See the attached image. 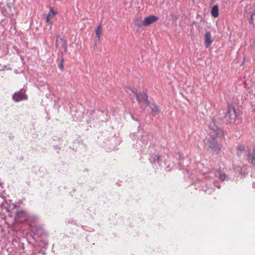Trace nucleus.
Here are the masks:
<instances>
[{
	"instance_id": "1",
	"label": "nucleus",
	"mask_w": 255,
	"mask_h": 255,
	"mask_svg": "<svg viewBox=\"0 0 255 255\" xmlns=\"http://www.w3.org/2000/svg\"><path fill=\"white\" fill-rule=\"evenodd\" d=\"M224 136V131L220 128L216 129H211L209 137L207 139V144L212 151L218 154L221 150L222 145L221 140Z\"/></svg>"
},
{
	"instance_id": "2",
	"label": "nucleus",
	"mask_w": 255,
	"mask_h": 255,
	"mask_svg": "<svg viewBox=\"0 0 255 255\" xmlns=\"http://www.w3.org/2000/svg\"><path fill=\"white\" fill-rule=\"evenodd\" d=\"M226 118L228 122H234L236 118V110L235 107L232 106H229L228 111L226 114Z\"/></svg>"
},
{
	"instance_id": "3",
	"label": "nucleus",
	"mask_w": 255,
	"mask_h": 255,
	"mask_svg": "<svg viewBox=\"0 0 255 255\" xmlns=\"http://www.w3.org/2000/svg\"><path fill=\"white\" fill-rule=\"evenodd\" d=\"M134 94L136 96L137 101L138 102L141 103L144 101L146 104V105H148L149 104V102L148 101V96L146 91H144L139 93H135Z\"/></svg>"
},
{
	"instance_id": "4",
	"label": "nucleus",
	"mask_w": 255,
	"mask_h": 255,
	"mask_svg": "<svg viewBox=\"0 0 255 255\" xmlns=\"http://www.w3.org/2000/svg\"><path fill=\"white\" fill-rule=\"evenodd\" d=\"M237 155L239 157L245 156L248 157V154L250 153V149L248 147H245L244 145H240L237 148Z\"/></svg>"
},
{
	"instance_id": "5",
	"label": "nucleus",
	"mask_w": 255,
	"mask_h": 255,
	"mask_svg": "<svg viewBox=\"0 0 255 255\" xmlns=\"http://www.w3.org/2000/svg\"><path fill=\"white\" fill-rule=\"evenodd\" d=\"M158 20V17L150 15L146 17L143 20V26H147Z\"/></svg>"
},
{
	"instance_id": "6",
	"label": "nucleus",
	"mask_w": 255,
	"mask_h": 255,
	"mask_svg": "<svg viewBox=\"0 0 255 255\" xmlns=\"http://www.w3.org/2000/svg\"><path fill=\"white\" fill-rule=\"evenodd\" d=\"M27 96L22 92H18L15 93L13 95L12 99L15 102H18L23 100H27Z\"/></svg>"
},
{
	"instance_id": "7",
	"label": "nucleus",
	"mask_w": 255,
	"mask_h": 255,
	"mask_svg": "<svg viewBox=\"0 0 255 255\" xmlns=\"http://www.w3.org/2000/svg\"><path fill=\"white\" fill-rule=\"evenodd\" d=\"M212 35L210 31H206L205 34V44L206 48L208 47L212 43Z\"/></svg>"
},
{
	"instance_id": "8",
	"label": "nucleus",
	"mask_w": 255,
	"mask_h": 255,
	"mask_svg": "<svg viewBox=\"0 0 255 255\" xmlns=\"http://www.w3.org/2000/svg\"><path fill=\"white\" fill-rule=\"evenodd\" d=\"M58 13L57 11L54 10L52 7L50 8V11L46 17V22L49 23L51 18H52Z\"/></svg>"
},
{
	"instance_id": "9",
	"label": "nucleus",
	"mask_w": 255,
	"mask_h": 255,
	"mask_svg": "<svg viewBox=\"0 0 255 255\" xmlns=\"http://www.w3.org/2000/svg\"><path fill=\"white\" fill-rule=\"evenodd\" d=\"M66 41L64 40L62 38H59V36L58 35L56 36V47H66Z\"/></svg>"
},
{
	"instance_id": "10",
	"label": "nucleus",
	"mask_w": 255,
	"mask_h": 255,
	"mask_svg": "<svg viewBox=\"0 0 255 255\" xmlns=\"http://www.w3.org/2000/svg\"><path fill=\"white\" fill-rule=\"evenodd\" d=\"M248 158L249 161L253 165H255V147L254 148L253 152L249 153Z\"/></svg>"
},
{
	"instance_id": "11",
	"label": "nucleus",
	"mask_w": 255,
	"mask_h": 255,
	"mask_svg": "<svg viewBox=\"0 0 255 255\" xmlns=\"http://www.w3.org/2000/svg\"><path fill=\"white\" fill-rule=\"evenodd\" d=\"M215 175L216 177H219V178L222 181H224L227 177L226 174L222 172L221 170H217Z\"/></svg>"
},
{
	"instance_id": "12",
	"label": "nucleus",
	"mask_w": 255,
	"mask_h": 255,
	"mask_svg": "<svg viewBox=\"0 0 255 255\" xmlns=\"http://www.w3.org/2000/svg\"><path fill=\"white\" fill-rule=\"evenodd\" d=\"M134 24L138 27H140L143 25V20H142L141 16H138L135 18Z\"/></svg>"
},
{
	"instance_id": "13",
	"label": "nucleus",
	"mask_w": 255,
	"mask_h": 255,
	"mask_svg": "<svg viewBox=\"0 0 255 255\" xmlns=\"http://www.w3.org/2000/svg\"><path fill=\"white\" fill-rule=\"evenodd\" d=\"M219 8L217 5H214L211 9V14L214 17H217L219 16Z\"/></svg>"
},
{
	"instance_id": "14",
	"label": "nucleus",
	"mask_w": 255,
	"mask_h": 255,
	"mask_svg": "<svg viewBox=\"0 0 255 255\" xmlns=\"http://www.w3.org/2000/svg\"><path fill=\"white\" fill-rule=\"evenodd\" d=\"M96 36L98 38H100L101 34L102 33V29H101V26L99 25L97 28L96 30Z\"/></svg>"
},
{
	"instance_id": "15",
	"label": "nucleus",
	"mask_w": 255,
	"mask_h": 255,
	"mask_svg": "<svg viewBox=\"0 0 255 255\" xmlns=\"http://www.w3.org/2000/svg\"><path fill=\"white\" fill-rule=\"evenodd\" d=\"M159 109L157 106L154 105V107L151 108V112L152 113H158L159 112Z\"/></svg>"
},
{
	"instance_id": "16",
	"label": "nucleus",
	"mask_w": 255,
	"mask_h": 255,
	"mask_svg": "<svg viewBox=\"0 0 255 255\" xmlns=\"http://www.w3.org/2000/svg\"><path fill=\"white\" fill-rule=\"evenodd\" d=\"M25 213V212L24 211L21 210V211H17L16 212V216H18L21 214H24Z\"/></svg>"
},
{
	"instance_id": "17",
	"label": "nucleus",
	"mask_w": 255,
	"mask_h": 255,
	"mask_svg": "<svg viewBox=\"0 0 255 255\" xmlns=\"http://www.w3.org/2000/svg\"><path fill=\"white\" fill-rule=\"evenodd\" d=\"M61 67L62 68H63V66H62V64L61 65Z\"/></svg>"
}]
</instances>
